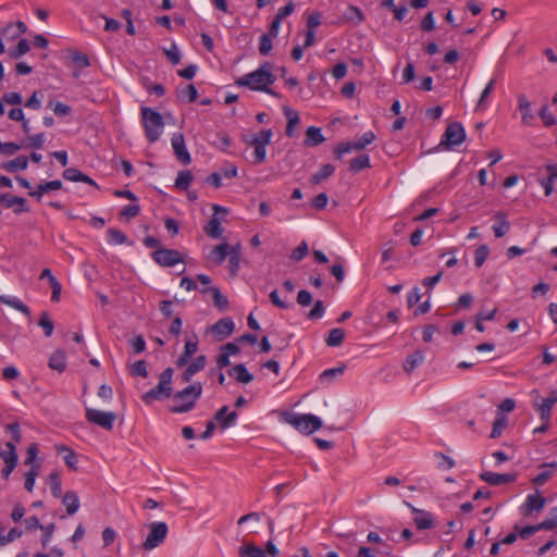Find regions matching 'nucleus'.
<instances>
[{"mask_svg": "<svg viewBox=\"0 0 557 557\" xmlns=\"http://www.w3.org/2000/svg\"><path fill=\"white\" fill-rule=\"evenodd\" d=\"M273 64L264 62L256 71L245 74L235 81L238 87H247L253 91H263L275 98H280V94L271 88L276 77L272 73Z\"/></svg>", "mask_w": 557, "mask_h": 557, "instance_id": "obj_1", "label": "nucleus"}, {"mask_svg": "<svg viewBox=\"0 0 557 557\" xmlns=\"http://www.w3.org/2000/svg\"><path fill=\"white\" fill-rule=\"evenodd\" d=\"M202 395V384L195 382L173 395L174 405L171 407L173 413H185L194 409L197 400Z\"/></svg>", "mask_w": 557, "mask_h": 557, "instance_id": "obj_2", "label": "nucleus"}, {"mask_svg": "<svg viewBox=\"0 0 557 557\" xmlns=\"http://www.w3.org/2000/svg\"><path fill=\"white\" fill-rule=\"evenodd\" d=\"M173 369L166 368L159 375V383L141 396V400L146 405H151L156 400L168 399L173 395L172 379Z\"/></svg>", "mask_w": 557, "mask_h": 557, "instance_id": "obj_3", "label": "nucleus"}, {"mask_svg": "<svg viewBox=\"0 0 557 557\" xmlns=\"http://www.w3.org/2000/svg\"><path fill=\"white\" fill-rule=\"evenodd\" d=\"M140 113L147 140L151 144L158 141L164 128L162 115L148 107H141Z\"/></svg>", "mask_w": 557, "mask_h": 557, "instance_id": "obj_4", "label": "nucleus"}, {"mask_svg": "<svg viewBox=\"0 0 557 557\" xmlns=\"http://www.w3.org/2000/svg\"><path fill=\"white\" fill-rule=\"evenodd\" d=\"M273 136L272 129H262L257 134H252L250 136H245L243 140L255 148L253 163L261 164L265 161L267 158V146L270 144Z\"/></svg>", "mask_w": 557, "mask_h": 557, "instance_id": "obj_5", "label": "nucleus"}, {"mask_svg": "<svg viewBox=\"0 0 557 557\" xmlns=\"http://www.w3.org/2000/svg\"><path fill=\"white\" fill-rule=\"evenodd\" d=\"M286 421L305 434H311L322 426L321 419L310 413H293L287 417Z\"/></svg>", "mask_w": 557, "mask_h": 557, "instance_id": "obj_6", "label": "nucleus"}, {"mask_svg": "<svg viewBox=\"0 0 557 557\" xmlns=\"http://www.w3.org/2000/svg\"><path fill=\"white\" fill-rule=\"evenodd\" d=\"M533 408L539 412L544 422H549L554 405L557 403V391H552L547 398H541L539 389H532Z\"/></svg>", "mask_w": 557, "mask_h": 557, "instance_id": "obj_7", "label": "nucleus"}, {"mask_svg": "<svg viewBox=\"0 0 557 557\" xmlns=\"http://www.w3.org/2000/svg\"><path fill=\"white\" fill-rule=\"evenodd\" d=\"M169 532L168 524L162 521L152 522L149 524V533L146 540L143 543V547L146 550H151L158 546H160Z\"/></svg>", "mask_w": 557, "mask_h": 557, "instance_id": "obj_8", "label": "nucleus"}, {"mask_svg": "<svg viewBox=\"0 0 557 557\" xmlns=\"http://www.w3.org/2000/svg\"><path fill=\"white\" fill-rule=\"evenodd\" d=\"M86 419L88 422L101 426L107 431H110L113 429V423L116 419V414L111 411H101L98 409L87 408Z\"/></svg>", "mask_w": 557, "mask_h": 557, "instance_id": "obj_9", "label": "nucleus"}, {"mask_svg": "<svg viewBox=\"0 0 557 557\" xmlns=\"http://www.w3.org/2000/svg\"><path fill=\"white\" fill-rule=\"evenodd\" d=\"M466 139V132L460 122H453L448 124L445 133L442 136L441 144L447 147L461 145Z\"/></svg>", "mask_w": 557, "mask_h": 557, "instance_id": "obj_10", "label": "nucleus"}, {"mask_svg": "<svg viewBox=\"0 0 557 557\" xmlns=\"http://www.w3.org/2000/svg\"><path fill=\"white\" fill-rule=\"evenodd\" d=\"M151 257L154 262L165 268L174 267L175 264L183 262L182 253L175 249L160 248L154 250Z\"/></svg>", "mask_w": 557, "mask_h": 557, "instance_id": "obj_11", "label": "nucleus"}, {"mask_svg": "<svg viewBox=\"0 0 557 557\" xmlns=\"http://www.w3.org/2000/svg\"><path fill=\"white\" fill-rule=\"evenodd\" d=\"M171 145L175 157L183 164L187 165L191 162V157L186 148L184 135L182 133H174L171 138Z\"/></svg>", "mask_w": 557, "mask_h": 557, "instance_id": "obj_12", "label": "nucleus"}, {"mask_svg": "<svg viewBox=\"0 0 557 557\" xmlns=\"http://www.w3.org/2000/svg\"><path fill=\"white\" fill-rule=\"evenodd\" d=\"M479 478L484 481L485 483L493 485V486H499L512 483L517 480V475L512 473H496L492 471H484L480 473Z\"/></svg>", "mask_w": 557, "mask_h": 557, "instance_id": "obj_13", "label": "nucleus"}, {"mask_svg": "<svg viewBox=\"0 0 557 557\" xmlns=\"http://www.w3.org/2000/svg\"><path fill=\"white\" fill-rule=\"evenodd\" d=\"M0 205L5 208H13L15 214L28 212L29 208L26 205V200L20 196H12L9 194H0Z\"/></svg>", "mask_w": 557, "mask_h": 557, "instance_id": "obj_14", "label": "nucleus"}, {"mask_svg": "<svg viewBox=\"0 0 557 557\" xmlns=\"http://www.w3.org/2000/svg\"><path fill=\"white\" fill-rule=\"evenodd\" d=\"M518 109L521 112L522 124L532 126L535 121V115L532 112L531 102L524 94L518 95Z\"/></svg>", "mask_w": 557, "mask_h": 557, "instance_id": "obj_15", "label": "nucleus"}, {"mask_svg": "<svg viewBox=\"0 0 557 557\" xmlns=\"http://www.w3.org/2000/svg\"><path fill=\"white\" fill-rule=\"evenodd\" d=\"M235 324L231 318L220 319L212 325V332L218 336L219 341L228 337L234 331Z\"/></svg>", "mask_w": 557, "mask_h": 557, "instance_id": "obj_16", "label": "nucleus"}, {"mask_svg": "<svg viewBox=\"0 0 557 557\" xmlns=\"http://www.w3.org/2000/svg\"><path fill=\"white\" fill-rule=\"evenodd\" d=\"M207 363V358L205 355L197 356L191 363L187 366L185 371L182 374V381L184 383H188L191 381L193 376L201 371Z\"/></svg>", "mask_w": 557, "mask_h": 557, "instance_id": "obj_17", "label": "nucleus"}, {"mask_svg": "<svg viewBox=\"0 0 557 557\" xmlns=\"http://www.w3.org/2000/svg\"><path fill=\"white\" fill-rule=\"evenodd\" d=\"M198 350V339L197 336L194 335L193 339H187L185 342L184 351L176 360L177 367L186 366L189 359L197 352Z\"/></svg>", "mask_w": 557, "mask_h": 557, "instance_id": "obj_18", "label": "nucleus"}, {"mask_svg": "<svg viewBox=\"0 0 557 557\" xmlns=\"http://www.w3.org/2000/svg\"><path fill=\"white\" fill-rule=\"evenodd\" d=\"M231 247L232 246H230L227 243H221V244L214 246L210 250V252L208 255V259L215 265L222 264L225 261Z\"/></svg>", "mask_w": 557, "mask_h": 557, "instance_id": "obj_19", "label": "nucleus"}, {"mask_svg": "<svg viewBox=\"0 0 557 557\" xmlns=\"http://www.w3.org/2000/svg\"><path fill=\"white\" fill-rule=\"evenodd\" d=\"M228 257V272L231 276H236L239 270V263L242 258V246L240 244H236L231 247L230 252L227 255Z\"/></svg>", "mask_w": 557, "mask_h": 557, "instance_id": "obj_20", "label": "nucleus"}, {"mask_svg": "<svg viewBox=\"0 0 557 557\" xmlns=\"http://www.w3.org/2000/svg\"><path fill=\"white\" fill-rule=\"evenodd\" d=\"M412 511L417 513L414 517V524L419 530H428L434 527L433 517L429 511L417 509L410 506Z\"/></svg>", "mask_w": 557, "mask_h": 557, "instance_id": "obj_21", "label": "nucleus"}, {"mask_svg": "<svg viewBox=\"0 0 557 557\" xmlns=\"http://www.w3.org/2000/svg\"><path fill=\"white\" fill-rule=\"evenodd\" d=\"M227 374L234 377L238 383L248 384L253 380V376L247 370L246 366L240 363L236 364L227 371Z\"/></svg>", "mask_w": 557, "mask_h": 557, "instance_id": "obj_22", "label": "nucleus"}, {"mask_svg": "<svg viewBox=\"0 0 557 557\" xmlns=\"http://www.w3.org/2000/svg\"><path fill=\"white\" fill-rule=\"evenodd\" d=\"M63 177L70 182H82L96 186V182L88 175L81 172L78 169L69 168L63 171Z\"/></svg>", "mask_w": 557, "mask_h": 557, "instance_id": "obj_23", "label": "nucleus"}, {"mask_svg": "<svg viewBox=\"0 0 557 557\" xmlns=\"http://www.w3.org/2000/svg\"><path fill=\"white\" fill-rule=\"evenodd\" d=\"M49 368L60 373L66 369V356L61 349H57L49 358Z\"/></svg>", "mask_w": 557, "mask_h": 557, "instance_id": "obj_24", "label": "nucleus"}, {"mask_svg": "<svg viewBox=\"0 0 557 557\" xmlns=\"http://www.w3.org/2000/svg\"><path fill=\"white\" fill-rule=\"evenodd\" d=\"M28 166V158L25 156H18L17 158L3 162L1 169L7 172L14 173L16 171H24Z\"/></svg>", "mask_w": 557, "mask_h": 557, "instance_id": "obj_25", "label": "nucleus"}, {"mask_svg": "<svg viewBox=\"0 0 557 557\" xmlns=\"http://www.w3.org/2000/svg\"><path fill=\"white\" fill-rule=\"evenodd\" d=\"M325 141V137L322 134L320 127L309 126L306 131L305 144L309 147L318 146Z\"/></svg>", "mask_w": 557, "mask_h": 557, "instance_id": "obj_26", "label": "nucleus"}, {"mask_svg": "<svg viewBox=\"0 0 557 557\" xmlns=\"http://www.w3.org/2000/svg\"><path fill=\"white\" fill-rule=\"evenodd\" d=\"M203 232L213 239H218L223 234V227L221 226L220 219L215 215L203 226Z\"/></svg>", "mask_w": 557, "mask_h": 557, "instance_id": "obj_27", "label": "nucleus"}, {"mask_svg": "<svg viewBox=\"0 0 557 557\" xmlns=\"http://www.w3.org/2000/svg\"><path fill=\"white\" fill-rule=\"evenodd\" d=\"M63 505L66 507L67 515L72 516L77 512L79 508V499L75 492L67 491L63 498H62Z\"/></svg>", "mask_w": 557, "mask_h": 557, "instance_id": "obj_28", "label": "nucleus"}, {"mask_svg": "<svg viewBox=\"0 0 557 557\" xmlns=\"http://www.w3.org/2000/svg\"><path fill=\"white\" fill-rule=\"evenodd\" d=\"M424 360V354L421 350H417L413 354L409 355L404 364L403 368L405 372L411 373L417 367H419Z\"/></svg>", "mask_w": 557, "mask_h": 557, "instance_id": "obj_29", "label": "nucleus"}, {"mask_svg": "<svg viewBox=\"0 0 557 557\" xmlns=\"http://www.w3.org/2000/svg\"><path fill=\"white\" fill-rule=\"evenodd\" d=\"M55 448H57L58 453L63 454V460H64L65 465L70 469L76 470L77 469V456H76L75 451L64 445H58Z\"/></svg>", "mask_w": 557, "mask_h": 557, "instance_id": "obj_30", "label": "nucleus"}, {"mask_svg": "<svg viewBox=\"0 0 557 557\" xmlns=\"http://www.w3.org/2000/svg\"><path fill=\"white\" fill-rule=\"evenodd\" d=\"M545 503L546 499L536 492L535 494L528 495L524 506L527 507V511H541Z\"/></svg>", "mask_w": 557, "mask_h": 557, "instance_id": "obj_31", "label": "nucleus"}, {"mask_svg": "<svg viewBox=\"0 0 557 557\" xmlns=\"http://www.w3.org/2000/svg\"><path fill=\"white\" fill-rule=\"evenodd\" d=\"M496 219L499 220L498 223L494 224L492 226L493 228V232H494V235L496 238H502L505 236V234L509 231V227H510V223L509 221L507 220V215L505 213H500L498 212L496 215H495Z\"/></svg>", "mask_w": 557, "mask_h": 557, "instance_id": "obj_32", "label": "nucleus"}, {"mask_svg": "<svg viewBox=\"0 0 557 557\" xmlns=\"http://www.w3.org/2000/svg\"><path fill=\"white\" fill-rule=\"evenodd\" d=\"M239 557H267L264 549L253 543H247L238 548Z\"/></svg>", "mask_w": 557, "mask_h": 557, "instance_id": "obj_33", "label": "nucleus"}, {"mask_svg": "<svg viewBox=\"0 0 557 557\" xmlns=\"http://www.w3.org/2000/svg\"><path fill=\"white\" fill-rule=\"evenodd\" d=\"M38 453H39V448L36 443H32L26 449V457H25L24 463L26 466H29L30 469H34L36 466L39 467V470L41 469V463L37 458Z\"/></svg>", "mask_w": 557, "mask_h": 557, "instance_id": "obj_34", "label": "nucleus"}, {"mask_svg": "<svg viewBox=\"0 0 557 557\" xmlns=\"http://www.w3.org/2000/svg\"><path fill=\"white\" fill-rule=\"evenodd\" d=\"M0 301L18 310L20 312L24 313L26 317H30L29 308L17 297L0 296Z\"/></svg>", "mask_w": 557, "mask_h": 557, "instance_id": "obj_35", "label": "nucleus"}, {"mask_svg": "<svg viewBox=\"0 0 557 557\" xmlns=\"http://www.w3.org/2000/svg\"><path fill=\"white\" fill-rule=\"evenodd\" d=\"M284 114L287 117V126H286V135L293 136L295 126L299 123L300 119L296 111L293 109L285 107Z\"/></svg>", "mask_w": 557, "mask_h": 557, "instance_id": "obj_36", "label": "nucleus"}, {"mask_svg": "<svg viewBox=\"0 0 557 557\" xmlns=\"http://www.w3.org/2000/svg\"><path fill=\"white\" fill-rule=\"evenodd\" d=\"M344 339H345V331L343 329L336 327V329H332L329 332L325 343L329 347H337L344 342Z\"/></svg>", "mask_w": 557, "mask_h": 557, "instance_id": "obj_37", "label": "nucleus"}, {"mask_svg": "<svg viewBox=\"0 0 557 557\" xmlns=\"http://www.w3.org/2000/svg\"><path fill=\"white\" fill-rule=\"evenodd\" d=\"M334 171H335L334 165H332L330 163L324 164L315 174H313L311 176L310 181L313 185L320 184L324 180L332 176Z\"/></svg>", "mask_w": 557, "mask_h": 557, "instance_id": "obj_38", "label": "nucleus"}, {"mask_svg": "<svg viewBox=\"0 0 557 557\" xmlns=\"http://www.w3.org/2000/svg\"><path fill=\"white\" fill-rule=\"evenodd\" d=\"M556 466V462L542 465L541 469L543 470L532 480V482L536 485H543L544 483H546L554 474V472L547 468H554Z\"/></svg>", "mask_w": 557, "mask_h": 557, "instance_id": "obj_39", "label": "nucleus"}, {"mask_svg": "<svg viewBox=\"0 0 557 557\" xmlns=\"http://www.w3.org/2000/svg\"><path fill=\"white\" fill-rule=\"evenodd\" d=\"M374 140L375 134L372 131H369L351 143L352 147H355V151H360L363 150L370 144H372Z\"/></svg>", "mask_w": 557, "mask_h": 557, "instance_id": "obj_40", "label": "nucleus"}, {"mask_svg": "<svg viewBox=\"0 0 557 557\" xmlns=\"http://www.w3.org/2000/svg\"><path fill=\"white\" fill-rule=\"evenodd\" d=\"M370 166V158L368 154H360L349 162V170L354 173L360 172L361 170Z\"/></svg>", "mask_w": 557, "mask_h": 557, "instance_id": "obj_41", "label": "nucleus"}, {"mask_svg": "<svg viewBox=\"0 0 557 557\" xmlns=\"http://www.w3.org/2000/svg\"><path fill=\"white\" fill-rule=\"evenodd\" d=\"M48 482H49V485H50L51 494L55 498L61 497V494H62V483H61L60 475H59V473L57 471L51 472L49 474Z\"/></svg>", "mask_w": 557, "mask_h": 557, "instance_id": "obj_42", "label": "nucleus"}, {"mask_svg": "<svg viewBox=\"0 0 557 557\" xmlns=\"http://www.w3.org/2000/svg\"><path fill=\"white\" fill-rule=\"evenodd\" d=\"M193 178L194 177L190 171H181L175 180V187L180 190H186L189 187Z\"/></svg>", "mask_w": 557, "mask_h": 557, "instance_id": "obj_43", "label": "nucleus"}, {"mask_svg": "<svg viewBox=\"0 0 557 557\" xmlns=\"http://www.w3.org/2000/svg\"><path fill=\"white\" fill-rule=\"evenodd\" d=\"M177 96L178 98L186 100L187 102H194L198 98V91L193 84H188L177 91Z\"/></svg>", "mask_w": 557, "mask_h": 557, "instance_id": "obj_44", "label": "nucleus"}, {"mask_svg": "<svg viewBox=\"0 0 557 557\" xmlns=\"http://www.w3.org/2000/svg\"><path fill=\"white\" fill-rule=\"evenodd\" d=\"M45 141H46L45 133H38V134H35V135L27 136L23 147L40 149V148L44 147Z\"/></svg>", "mask_w": 557, "mask_h": 557, "instance_id": "obj_45", "label": "nucleus"}, {"mask_svg": "<svg viewBox=\"0 0 557 557\" xmlns=\"http://www.w3.org/2000/svg\"><path fill=\"white\" fill-rule=\"evenodd\" d=\"M108 243L111 245H123L126 243V235L117 228H109L107 231Z\"/></svg>", "mask_w": 557, "mask_h": 557, "instance_id": "obj_46", "label": "nucleus"}, {"mask_svg": "<svg viewBox=\"0 0 557 557\" xmlns=\"http://www.w3.org/2000/svg\"><path fill=\"white\" fill-rule=\"evenodd\" d=\"M345 371V366H341V367H336V368H331V369H326L324 370L321 374H320V380L322 383H330L332 382L335 377L342 375Z\"/></svg>", "mask_w": 557, "mask_h": 557, "instance_id": "obj_47", "label": "nucleus"}, {"mask_svg": "<svg viewBox=\"0 0 557 557\" xmlns=\"http://www.w3.org/2000/svg\"><path fill=\"white\" fill-rule=\"evenodd\" d=\"M539 115L546 127L554 126L557 123L556 116L549 111L547 104L542 106Z\"/></svg>", "mask_w": 557, "mask_h": 557, "instance_id": "obj_48", "label": "nucleus"}, {"mask_svg": "<svg viewBox=\"0 0 557 557\" xmlns=\"http://www.w3.org/2000/svg\"><path fill=\"white\" fill-rule=\"evenodd\" d=\"M488 253L490 249L486 245H481L479 248H476L474 251V264L478 268H481L486 261Z\"/></svg>", "mask_w": 557, "mask_h": 557, "instance_id": "obj_49", "label": "nucleus"}, {"mask_svg": "<svg viewBox=\"0 0 557 557\" xmlns=\"http://www.w3.org/2000/svg\"><path fill=\"white\" fill-rule=\"evenodd\" d=\"M38 325L44 330L47 337L53 333V322L50 320L48 312H42L38 321Z\"/></svg>", "mask_w": 557, "mask_h": 557, "instance_id": "obj_50", "label": "nucleus"}, {"mask_svg": "<svg viewBox=\"0 0 557 557\" xmlns=\"http://www.w3.org/2000/svg\"><path fill=\"white\" fill-rule=\"evenodd\" d=\"M213 304L219 309H225L227 306V298L220 292L218 287H211Z\"/></svg>", "mask_w": 557, "mask_h": 557, "instance_id": "obj_51", "label": "nucleus"}, {"mask_svg": "<svg viewBox=\"0 0 557 557\" xmlns=\"http://www.w3.org/2000/svg\"><path fill=\"white\" fill-rule=\"evenodd\" d=\"M30 47H29V44L26 39H21L15 49L10 51V57L12 59H18L21 58L22 55H24L25 53H27L29 51Z\"/></svg>", "mask_w": 557, "mask_h": 557, "instance_id": "obj_52", "label": "nucleus"}, {"mask_svg": "<svg viewBox=\"0 0 557 557\" xmlns=\"http://www.w3.org/2000/svg\"><path fill=\"white\" fill-rule=\"evenodd\" d=\"M40 473V470H39V467L36 466L34 469H29L26 473H25V488L28 491V492H32L34 486H35V481H36V478L38 476V474Z\"/></svg>", "mask_w": 557, "mask_h": 557, "instance_id": "obj_53", "label": "nucleus"}, {"mask_svg": "<svg viewBox=\"0 0 557 557\" xmlns=\"http://www.w3.org/2000/svg\"><path fill=\"white\" fill-rule=\"evenodd\" d=\"M131 374L134 376H141L147 377L148 371H147V363L145 360H138L134 362L131 367Z\"/></svg>", "mask_w": 557, "mask_h": 557, "instance_id": "obj_54", "label": "nucleus"}, {"mask_svg": "<svg viewBox=\"0 0 557 557\" xmlns=\"http://www.w3.org/2000/svg\"><path fill=\"white\" fill-rule=\"evenodd\" d=\"M309 251V247L306 242H301L290 253V259L294 261H301Z\"/></svg>", "mask_w": 557, "mask_h": 557, "instance_id": "obj_55", "label": "nucleus"}, {"mask_svg": "<svg viewBox=\"0 0 557 557\" xmlns=\"http://www.w3.org/2000/svg\"><path fill=\"white\" fill-rule=\"evenodd\" d=\"M325 308L322 300H317L313 308L308 313L309 320H318L324 315Z\"/></svg>", "mask_w": 557, "mask_h": 557, "instance_id": "obj_56", "label": "nucleus"}, {"mask_svg": "<svg viewBox=\"0 0 557 557\" xmlns=\"http://www.w3.org/2000/svg\"><path fill=\"white\" fill-rule=\"evenodd\" d=\"M41 99L42 94L40 91H34L24 106L28 109L39 110L41 108Z\"/></svg>", "mask_w": 557, "mask_h": 557, "instance_id": "obj_57", "label": "nucleus"}, {"mask_svg": "<svg viewBox=\"0 0 557 557\" xmlns=\"http://www.w3.org/2000/svg\"><path fill=\"white\" fill-rule=\"evenodd\" d=\"M348 20L354 21L355 24H360L364 20V15L362 11L355 5L348 7V14L346 15Z\"/></svg>", "mask_w": 557, "mask_h": 557, "instance_id": "obj_58", "label": "nucleus"}, {"mask_svg": "<svg viewBox=\"0 0 557 557\" xmlns=\"http://www.w3.org/2000/svg\"><path fill=\"white\" fill-rule=\"evenodd\" d=\"M272 50V39L268 34L260 36L259 51L262 55H267Z\"/></svg>", "mask_w": 557, "mask_h": 557, "instance_id": "obj_59", "label": "nucleus"}, {"mask_svg": "<svg viewBox=\"0 0 557 557\" xmlns=\"http://www.w3.org/2000/svg\"><path fill=\"white\" fill-rule=\"evenodd\" d=\"M163 51L172 64L175 65L181 62V52L175 44H173L169 49L164 48Z\"/></svg>", "mask_w": 557, "mask_h": 557, "instance_id": "obj_60", "label": "nucleus"}, {"mask_svg": "<svg viewBox=\"0 0 557 557\" xmlns=\"http://www.w3.org/2000/svg\"><path fill=\"white\" fill-rule=\"evenodd\" d=\"M40 530L42 531L41 544L44 547H47L52 539L54 532V524L50 523L48 525H41Z\"/></svg>", "mask_w": 557, "mask_h": 557, "instance_id": "obj_61", "label": "nucleus"}, {"mask_svg": "<svg viewBox=\"0 0 557 557\" xmlns=\"http://www.w3.org/2000/svg\"><path fill=\"white\" fill-rule=\"evenodd\" d=\"M72 61L76 66L81 69H85L90 65L88 57L81 52H74L72 55Z\"/></svg>", "mask_w": 557, "mask_h": 557, "instance_id": "obj_62", "label": "nucleus"}, {"mask_svg": "<svg viewBox=\"0 0 557 557\" xmlns=\"http://www.w3.org/2000/svg\"><path fill=\"white\" fill-rule=\"evenodd\" d=\"M23 145L16 143H3L0 148V153L5 156H13L16 151L22 149Z\"/></svg>", "mask_w": 557, "mask_h": 557, "instance_id": "obj_63", "label": "nucleus"}, {"mask_svg": "<svg viewBox=\"0 0 557 557\" xmlns=\"http://www.w3.org/2000/svg\"><path fill=\"white\" fill-rule=\"evenodd\" d=\"M355 150L352 143H339L334 149V154L337 159H341L345 153Z\"/></svg>", "mask_w": 557, "mask_h": 557, "instance_id": "obj_64", "label": "nucleus"}]
</instances>
